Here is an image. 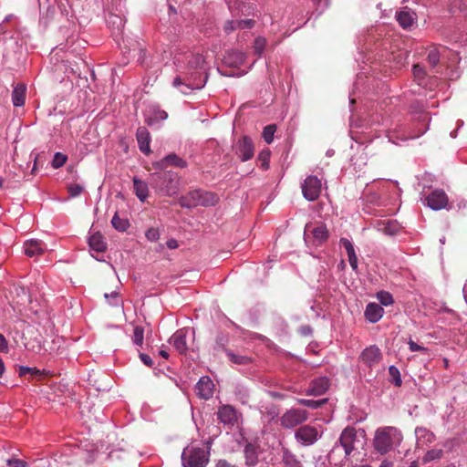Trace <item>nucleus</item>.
I'll return each instance as SVG.
<instances>
[{
    "mask_svg": "<svg viewBox=\"0 0 467 467\" xmlns=\"http://www.w3.org/2000/svg\"><path fill=\"white\" fill-rule=\"evenodd\" d=\"M204 192L196 190L189 192L188 195L182 196L180 199V204L182 207H195L201 205V203H197V202L201 201V198L203 196Z\"/></svg>",
    "mask_w": 467,
    "mask_h": 467,
    "instance_id": "obj_24",
    "label": "nucleus"
},
{
    "mask_svg": "<svg viewBox=\"0 0 467 467\" xmlns=\"http://www.w3.org/2000/svg\"><path fill=\"white\" fill-rule=\"evenodd\" d=\"M27 374H30L33 377H41L43 375V372L36 368H30L26 366L18 367V375L20 377H25Z\"/></svg>",
    "mask_w": 467,
    "mask_h": 467,
    "instance_id": "obj_38",
    "label": "nucleus"
},
{
    "mask_svg": "<svg viewBox=\"0 0 467 467\" xmlns=\"http://www.w3.org/2000/svg\"><path fill=\"white\" fill-rule=\"evenodd\" d=\"M384 309L382 306L377 303H369L365 310L366 318L371 322H378L383 316Z\"/></svg>",
    "mask_w": 467,
    "mask_h": 467,
    "instance_id": "obj_23",
    "label": "nucleus"
},
{
    "mask_svg": "<svg viewBox=\"0 0 467 467\" xmlns=\"http://www.w3.org/2000/svg\"><path fill=\"white\" fill-rule=\"evenodd\" d=\"M282 463L284 467H303L296 456L287 448H282Z\"/></svg>",
    "mask_w": 467,
    "mask_h": 467,
    "instance_id": "obj_30",
    "label": "nucleus"
},
{
    "mask_svg": "<svg viewBox=\"0 0 467 467\" xmlns=\"http://www.w3.org/2000/svg\"><path fill=\"white\" fill-rule=\"evenodd\" d=\"M447 52V49L444 47H432L429 50L428 53V62L432 67H435L440 63L441 59L443 60L444 54Z\"/></svg>",
    "mask_w": 467,
    "mask_h": 467,
    "instance_id": "obj_29",
    "label": "nucleus"
},
{
    "mask_svg": "<svg viewBox=\"0 0 467 467\" xmlns=\"http://www.w3.org/2000/svg\"><path fill=\"white\" fill-rule=\"evenodd\" d=\"M216 200L217 199L214 194L204 192L201 201L197 202V203H201L202 206H209L213 205L216 202Z\"/></svg>",
    "mask_w": 467,
    "mask_h": 467,
    "instance_id": "obj_44",
    "label": "nucleus"
},
{
    "mask_svg": "<svg viewBox=\"0 0 467 467\" xmlns=\"http://www.w3.org/2000/svg\"><path fill=\"white\" fill-rule=\"evenodd\" d=\"M276 130V126L274 124L267 125L264 128L263 138L267 144H270L274 140V135Z\"/></svg>",
    "mask_w": 467,
    "mask_h": 467,
    "instance_id": "obj_39",
    "label": "nucleus"
},
{
    "mask_svg": "<svg viewBox=\"0 0 467 467\" xmlns=\"http://www.w3.org/2000/svg\"><path fill=\"white\" fill-rule=\"evenodd\" d=\"M210 451L202 448L187 447L182 453L183 467H206L209 462Z\"/></svg>",
    "mask_w": 467,
    "mask_h": 467,
    "instance_id": "obj_4",
    "label": "nucleus"
},
{
    "mask_svg": "<svg viewBox=\"0 0 467 467\" xmlns=\"http://www.w3.org/2000/svg\"><path fill=\"white\" fill-rule=\"evenodd\" d=\"M219 420L224 425L233 426L238 420L237 411L230 405L222 406L217 412Z\"/></svg>",
    "mask_w": 467,
    "mask_h": 467,
    "instance_id": "obj_13",
    "label": "nucleus"
},
{
    "mask_svg": "<svg viewBox=\"0 0 467 467\" xmlns=\"http://www.w3.org/2000/svg\"><path fill=\"white\" fill-rule=\"evenodd\" d=\"M107 21L109 26H113L114 31L117 33L121 32L124 26V21L120 16L117 15H109Z\"/></svg>",
    "mask_w": 467,
    "mask_h": 467,
    "instance_id": "obj_36",
    "label": "nucleus"
},
{
    "mask_svg": "<svg viewBox=\"0 0 467 467\" xmlns=\"http://www.w3.org/2000/svg\"><path fill=\"white\" fill-rule=\"evenodd\" d=\"M145 236L149 241L155 242L160 238V234L156 228H150L147 230Z\"/></svg>",
    "mask_w": 467,
    "mask_h": 467,
    "instance_id": "obj_50",
    "label": "nucleus"
},
{
    "mask_svg": "<svg viewBox=\"0 0 467 467\" xmlns=\"http://www.w3.org/2000/svg\"><path fill=\"white\" fill-rule=\"evenodd\" d=\"M6 462L10 467H27V463L19 459H8Z\"/></svg>",
    "mask_w": 467,
    "mask_h": 467,
    "instance_id": "obj_51",
    "label": "nucleus"
},
{
    "mask_svg": "<svg viewBox=\"0 0 467 467\" xmlns=\"http://www.w3.org/2000/svg\"><path fill=\"white\" fill-rule=\"evenodd\" d=\"M398 225L395 223L389 222L384 228V232L388 234H394L398 231Z\"/></svg>",
    "mask_w": 467,
    "mask_h": 467,
    "instance_id": "obj_56",
    "label": "nucleus"
},
{
    "mask_svg": "<svg viewBox=\"0 0 467 467\" xmlns=\"http://www.w3.org/2000/svg\"><path fill=\"white\" fill-rule=\"evenodd\" d=\"M391 466V462H388V461H384L379 467H390Z\"/></svg>",
    "mask_w": 467,
    "mask_h": 467,
    "instance_id": "obj_64",
    "label": "nucleus"
},
{
    "mask_svg": "<svg viewBox=\"0 0 467 467\" xmlns=\"http://www.w3.org/2000/svg\"><path fill=\"white\" fill-rule=\"evenodd\" d=\"M166 245L170 249H175L178 247V242L175 239H170L167 241Z\"/></svg>",
    "mask_w": 467,
    "mask_h": 467,
    "instance_id": "obj_62",
    "label": "nucleus"
},
{
    "mask_svg": "<svg viewBox=\"0 0 467 467\" xmlns=\"http://www.w3.org/2000/svg\"><path fill=\"white\" fill-rule=\"evenodd\" d=\"M134 193L140 202H145L149 196L148 184L138 177L133 178Z\"/></svg>",
    "mask_w": 467,
    "mask_h": 467,
    "instance_id": "obj_28",
    "label": "nucleus"
},
{
    "mask_svg": "<svg viewBox=\"0 0 467 467\" xmlns=\"http://www.w3.org/2000/svg\"><path fill=\"white\" fill-rule=\"evenodd\" d=\"M412 71H413L414 78L418 82V84L420 86L426 87L427 86V83L425 80L426 74H425L423 67H420V65H414Z\"/></svg>",
    "mask_w": 467,
    "mask_h": 467,
    "instance_id": "obj_37",
    "label": "nucleus"
},
{
    "mask_svg": "<svg viewBox=\"0 0 467 467\" xmlns=\"http://www.w3.org/2000/svg\"><path fill=\"white\" fill-rule=\"evenodd\" d=\"M377 298L381 305L388 306L393 304L392 295L386 291H380L377 294Z\"/></svg>",
    "mask_w": 467,
    "mask_h": 467,
    "instance_id": "obj_40",
    "label": "nucleus"
},
{
    "mask_svg": "<svg viewBox=\"0 0 467 467\" xmlns=\"http://www.w3.org/2000/svg\"><path fill=\"white\" fill-rule=\"evenodd\" d=\"M213 387L214 385L211 379L207 376H203L197 382L195 391L200 398L208 400L213 394Z\"/></svg>",
    "mask_w": 467,
    "mask_h": 467,
    "instance_id": "obj_14",
    "label": "nucleus"
},
{
    "mask_svg": "<svg viewBox=\"0 0 467 467\" xmlns=\"http://www.w3.org/2000/svg\"><path fill=\"white\" fill-rule=\"evenodd\" d=\"M206 81L207 76L202 78V73L199 71H195L192 73H187L184 78H182L180 76L176 77L172 81V85L174 88H180V91L182 94L187 95L191 93L193 89L202 88Z\"/></svg>",
    "mask_w": 467,
    "mask_h": 467,
    "instance_id": "obj_3",
    "label": "nucleus"
},
{
    "mask_svg": "<svg viewBox=\"0 0 467 467\" xmlns=\"http://www.w3.org/2000/svg\"><path fill=\"white\" fill-rule=\"evenodd\" d=\"M26 348L29 351L39 353L41 350V345L39 342H34L32 345L30 343H26Z\"/></svg>",
    "mask_w": 467,
    "mask_h": 467,
    "instance_id": "obj_58",
    "label": "nucleus"
},
{
    "mask_svg": "<svg viewBox=\"0 0 467 467\" xmlns=\"http://www.w3.org/2000/svg\"><path fill=\"white\" fill-rule=\"evenodd\" d=\"M426 204L434 211L446 208L448 204V197L444 191L434 190L425 199Z\"/></svg>",
    "mask_w": 467,
    "mask_h": 467,
    "instance_id": "obj_10",
    "label": "nucleus"
},
{
    "mask_svg": "<svg viewBox=\"0 0 467 467\" xmlns=\"http://www.w3.org/2000/svg\"><path fill=\"white\" fill-rule=\"evenodd\" d=\"M304 237L306 242H312L315 245L324 244L327 237L328 232L327 226L323 223L306 224L305 227Z\"/></svg>",
    "mask_w": 467,
    "mask_h": 467,
    "instance_id": "obj_7",
    "label": "nucleus"
},
{
    "mask_svg": "<svg viewBox=\"0 0 467 467\" xmlns=\"http://www.w3.org/2000/svg\"><path fill=\"white\" fill-rule=\"evenodd\" d=\"M325 401H326V400H306V399H297L298 404L304 405V406H306V407L312 408V409L319 408Z\"/></svg>",
    "mask_w": 467,
    "mask_h": 467,
    "instance_id": "obj_45",
    "label": "nucleus"
},
{
    "mask_svg": "<svg viewBox=\"0 0 467 467\" xmlns=\"http://www.w3.org/2000/svg\"><path fill=\"white\" fill-rule=\"evenodd\" d=\"M360 358L364 363L371 367L380 361L381 353L378 347L370 346L362 351Z\"/></svg>",
    "mask_w": 467,
    "mask_h": 467,
    "instance_id": "obj_18",
    "label": "nucleus"
},
{
    "mask_svg": "<svg viewBox=\"0 0 467 467\" xmlns=\"http://www.w3.org/2000/svg\"><path fill=\"white\" fill-rule=\"evenodd\" d=\"M265 45H266L265 38L261 37V36L255 38L254 44V52L256 54H258L259 56H261L265 50Z\"/></svg>",
    "mask_w": 467,
    "mask_h": 467,
    "instance_id": "obj_47",
    "label": "nucleus"
},
{
    "mask_svg": "<svg viewBox=\"0 0 467 467\" xmlns=\"http://www.w3.org/2000/svg\"><path fill=\"white\" fill-rule=\"evenodd\" d=\"M140 358L143 362V364H145L146 366H148V367L153 366V361L149 355H147L145 353H140Z\"/></svg>",
    "mask_w": 467,
    "mask_h": 467,
    "instance_id": "obj_59",
    "label": "nucleus"
},
{
    "mask_svg": "<svg viewBox=\"0 0 467 467\" xmlns=\"http://www.w3.org/2000/svg\"><path fill=\"white\" fill-rule=\"evenodd\" d=\"M136 138L139 145V149L145 155H149L150 153V134L149 130L145 127H140L136 132Z\"/></svg>",
    "mask_w": 467,
    "mask_h": 467,
    "instance_id": "obj_17",
    "label": "nucleus"
},
{
    "mask_svg": "<svg viewBox=\"0 0 467 467\" xmlns=\"http://www.w3.org/2000/svg\"><path fill=\"white\" fill-rule=\"evenodd\" d=\"M329 382L326 377H321L314 379L310 387L306 390L307 395L320 396L323 395L328 389Z\"/></svg>",
    "mask_w": 467,
    "mask_h": 467,
    "instance_id": "obj_21",
    "label": "nucleus"
},
{
    "mask_svg": "<svg viewBox=\"0 0 467 467\" xmlns=\"http://www.w3.org/2000/svg\"><path fill=\"white\" fill-rule=\"evenodd\" d=\"M357 431L354 428H346L328 454V460L335 465L342 464L350 453L357 449Z\"/></svg>",
    "mask_w": 467,
    "mask_h": 467,
    "instance_id": "obj_1",
    "label": "nucleus"
},
{
    "mask_svg": "<svg viewBox=\"0 0 467 467\" xmlns=\"http://www.w3.org/2000/svg\"><path fill=\"white\" fill-rule=\"evenodd\" d=\"M308 412L303 409L291 408L280 417V424L285 429H293L308 420Z\"/></svg>",
    "mask_w": 467,
    "mask_h": 467,
    "instance_id": "obj_6",
    "label": "nucleus"
},
{
    "mask_svg": "<svg viewBox=\"0 0 467 467\" xmlns=\"http://www.w3.org/2000/svg\"><path fill=\"white\" fill-rule=\"evenodd\" d=\"M462 292H463V296H464L465 301L467 302V281H466V283L463 285Z\"/></svg>",
    "mask_w": 467,
    "mask_h": 467,
    "instance_id": "obj_63",
    "label": "nucleus"
},
{
    "mask_svg": "<svg viewBox=\"0 0 467 467\" xmlns=\"http://www.w3.org/2000/svg\"><path fill=\"white\" fill-rule=\"evenodd\" d=\"M169 166L185 168L187 166V163L185 161H183L182 158H180L178 155L174 153L169 154L160 161L153 163V167L158 170H164Z\"/></svg>",
    "mask_w": 467,
    "mask_h": 467,
    "instance_id": "obj_16",
    "label": "nucleus"
},
{
    "mask_svg": "<svg viewBox=\"0 0 467 467\" xmlns=\"http://www.w3.org/2000/svg\"><path fill=\"white\" fill-rule=\"evenodd\" d=\"M254 21L252 19L237 20L239 28H251L254 26Z\"/></svg>",
    "mask_w": 467,
    "mask_h": 467,
    "instance_id": "obj_55",
    "label": "nucleus"
},
{
    "mask_svg": "<svg viewBox=\"0 0 467 467\" xmlns=\"http://www.w3.org/2000/svg\"><path fill=\"white\" fill-rule=\"evenodd\" d=\"M160 180V191L166 195H173L177 192L178 186L175 182V175L168 172L162 175H158Z\"/></svg>",
    "mask_w": 467,
    "mask_h": 467,
    "instance_id": "obj_11",
    "label": "nucleus"
},
{
    "mask_svg": "<svg viewBox=\"0 0 467 467\" xmlns=\"http://www.w3.org/2000/svg\"><path fill=\"white\" fill-rule=\"evenodd\" d=\"M169 342L180 354H185L188 350L186 332L183 329L177 330L171 337Z\"/></svg>",
    "mask_w": 467,
    "mask_h": 467,
    "instance_id": "obj_19",
    "label": "nucleus"
},
{
    "mask_svg": "<svg viewBox=\"0 0 467 467\" xmlns=\"http://www.w3.org/2000/svg\"><path fill=\"white\" fill-rule=\"evenodd\" d=\"M457 444V441L455 439H447L443 441L442 446L447 451H452Z\"/></svg>",
    "mask_w": 467,
    "mask_h": 467,
    "instance_id": "obj_53",
    "label": "nucleus"
},
{
    "mask_svg": "<svg viewBox=\"0 0 467 467\" xmlns=\"http://www.w3.org/2000/svg\"><path fill=\"white\" fill-rule=\"evenodd\" d=\"M144 338V329L141 327H135L133 330V343L137 346H141Z\"/></svg>",
    "mask_w": 467,
    "mask_h": 467,
    "instance_id": "obj_43",
    "label": "nucleus"
},
{
    "mask_svg": "<svg viewBox=\"0 0 467 467\" xmlns=\"http://www.w3.org/2000/svg\"><path fill=\"white\" fill-rule=\"evenodd\" d=\"M216 467H238L229 463L226 460L221 459L217 462Z\"/></svg>",
    "mask_w": 467,
    "mask_h": 467,
    "instance_id": "obj_61",
    "label": "nucleus"
},
{
    "mask_svg": "<svg viewBox=\"0 0 467 467\" xmlns=\"http://www.w3.org/2000/svg\"><path fill=\"white\" fill-rule=\"evenodd\" d=\"M26 86L16 84L12 91V102L15 107H22L26 100Z\"/></svg>",
    "mask_w": 467,
    "mask_h": 467,
    "instance_id": "obj_27",
    "label": "nucleus"
},
{
    "mask_svg": "<svg viewBox=\"0 0 467 467\" xmlns=\"http://www.w3.org/2000/svg\"><path fill=\"white\" fill-rule=\"evenodd\" d=\"M223 60L226 65L236 67L244 64L245 55L238 50H231L225 54Z\"/></svg>",
    "mask_w": 467,
    "mask_h": 467,
    "instance_id": "obj_26",
    "label": "nucleus"
},
{
    "mask_svg": "<svg viewBox=\"0 0 467 467\" xmlns=\"http://www.w3.org/2000/svg\"><path fill=\"white\" fill-rule=\"evenodd\" d=\"M403 440L401 431L396 427L379 428L375 432L374 448L380 454H386L393 448L400 445Z\"/></svg>",
    "mask_w": 467,
    "mask_h": 467,
    "instance_id": "obj_2",
    "label": "nucleus"
},
{
    "mask_svg": "<svg viewBox=\"0 0 467 467\" xmlns=\"http://www.w3.org/2000/svg\"><path fill=\"white\" fill-rule=\"evenodd\" d=\"M112 226L119 232H125L130 227V223L126 218H120L116 213L111 220Z\"/></svg>",
    "mask_w": 467,
    "mask_h": 467,
    "instance_id": "obj_34",
    "label": "nucleus"
},
{
    "mask_svg": "<svg viewBox=\"0 0 467 467\" xmlns=\"http://www.w3.org/2000/svg\"><path fill=\"white\" fill-rule=\"evenodd\" d=\"M389 373L392 379V382L394 383V385L397 387L401 386L402 380L399 368L394 365H391L389 367Z\"/></svg>",
    "mask_w": 467,
    "mask_h": 467,
    "instance_id": "obj_41",
    "label": "nucleus"
},
{
    "mask_svg": "<svg viewBox=\"0 0 467 467\" xmlns=\"http://www.w3.org/2000/svg\"><path fill=\"white\" fill-rule=\"evenodd\" d=\"M168 118L166 111L161 109L158 106H150L145 114V121L148 125L153 126L161 123Z\"/></svg>",
    "mask_w": 467,
    "mask_h": 467,
    "instance_id": "obj_15",
    "label": "nucleus"
},
{
    "mask_svg": "<svg viewBox=\"0 0 467 467\" xmlns=\"http://www.w3.org/2000/svg\"><path fill=\"white\" fill-rule=\"evenodd\" d=\"M47 249V244L37 240H28L24 244L25 254L29 257L38 256Z\"/></svg>",
    "mask_w": 467,
    "mask_h": 467,
    "instance_id": "obj_20",
    "label": "nucleus"
},
{
    "mask_svg": "<svg viewBox=\"0 0 467 467\" xmlns=\"http://www.w3.org/2000/svg\"><path fill=\"white\" fill-rule=\"evenodd\" d=\"M270 151L268 150L260 152L258 159L262 161L263 169L266 170L269 167Z\"/></svg>",
    "mask_w": 467,
    "mask_h": 467,
    "instance_id": "obj_48",
    "label": "nucleus"
},
{
    "mask_svg": "<svg viewBox=\"0 0 467 467\" xmlns=\"http://www.w3.org/2000/svg\"><path fill=\"white\" fill-rule=\"evenodd\" d=\"M340 245L343 246L347 252L348 262L354 271L358 269V256L356 254L353 244L347 238L340 239Z\"/></svg>",
    "mask_w": 467,
    "mask_h": 467,
    "instance_id": "obj_25",
    "label": "nucleus"
},
{
    "mask_svg": "<svg viewBox=\"0 0 467 467\" xmlns=\"http://www.w3.org/2000/svg\"><path fill=\"white\" fill-rule=\"evenodd\" d=\"M245 463L248 466H254L258 462V453L255 446L247 444L244 450Z\"/></svg>",
    "mask_w": 467,
    "mask_h": 467,
    "instance_id": "obj_32",
    "label": "nucleus"
},
{
    "mask_svg": "<svg viewBox=\"0 0 467 467\" xmlns=\"http://www.w3.org/2000/svg\"><path fill=\"white\" fill-rule=\"evenodd\" d=\"M223 28H224V31L226 33H230V32L239 28L238 25H237V20H228V21H226L225 24H224Z\"/></svg>",
    "mask_w": 467,
    "mask_h": 467,
    "instance_id": "obj_52",
    "label": "nucleus"
},
{
    "mask_svg": "<svg viewBox=\"0 0 467 467\" xmlns=\"http://www.w3.org/2000/svg\"><path fill=\"white\" fill-rule=\"evenodd\" d=\"M443 455L442 449L432 448L426 451L424 456L422 457V463L426 464L433 461H437L441 459Z\"/></svg>",
    "mask_w": 467,
    "mask_h": 467,
    "instance_id": "obj_33",
    "label": "nucleus"
},
{
    "mask_svg": "<svg viewBox=\"0 0 467 467\" xmlns=\"http://www.w3.org/2000/svg\"><path fill=\"white\" fill-rule=\"evenodd\" d=\"M321 436V427L317 428L308 424L300 426L295 431V440L301 446H311L315 444Z\"/></svg>",
    "mask_w": 467,
    "mask_h": 467,
    "instance_id": "obj_5",
    "label": "nucleus"
},
{
    "mask_svg": "<svg viewBox=\"0 0 467 467\" xmlns=\"http://www.w3.org/2000/svg\"><path fill=\"white\" fill-rule=\"evenodd\" d=\"M235 152L242 161L252 159L254 153L252 140L247 136H243L236 143Z\"/></svg>",
    "mask_w": 467,
    "mask_h": 467,
    "instance_id": "obj_9",
    "label": "nucleus"
},
{
    "mask_svg": "<svg viewBox=\"0 0 467 467\" xmlns=\"http://www.w3.org/2000/svg\"><path fill=\"white\" fill-rule=\"evenodd\" d=\"M416 448H423L433 443L436 440L435 434L425 427H416Z\"/></svg>",
    "mask_w": 467,
    "mask_h": 467,
    "instance_id": "obj_12",
    "label": "nucleus"
},
{
    "mask_svg": "<svg viewBox=\"0 0 467 467\" xmlns=\"http://www.w3.org/2000/svg\"><path fill=\"white\" fill-rule=\"evenodd\" d=\"M0 352L1 353H7L8 352V344L5 337L0 334Z\"/></svg>",
    "mask_w": 467,
    "mask_h": 467,
    "instance_id": "obj_60",
    "label": "nucleus"
},
{
    "mask_svg": "<svg viewBox=\"0 0 467 467\" xmlns=\"http://www.w3.org/2000/svg\"><path fill=\"white\" fill-rule=\"evenodd\" d=\"M104 297L109 302V305L113 306H118L122 305L121 300L119 299V293L117 291H113L111 293H106Z\"/></svg>",
    "mask_w": 467,
    "mask_h": 467,
    "instance_id": "obj_42",
    "label": "nucleus"
},
{
    "mask_svg": "<svg viewBox=\"0 0 467 467\" xmlns=\"http://www.w3.org/2000/svg\"><path fill=\"white\" fill-rule=\"evenodd\" d=\"M67 160V158L66 155H64L60 152H57L54 155V158L52 161V167L55 169H58L66 163Z\"/></svg>",
    "mask_w": 467,
    "mask_h": 467,
    "instance_id": "obj_46",
    "label": "nucleus"
},
{
    "mask_svg": "<svg viewBox=\"0 0 467 467\" xmlns=\"http://www.w3.org/2000/svg\"><path fill=\"white\" fill-rule=\"evenodd\" d=\"M205 60L202 55H192L188 60V67L190 69H204Z\"/></svg>",
    "mask_w": 467,
    "mask_h": 467,
    "instance_id": "obj_35",
    "label": "nucleus"
},
{
    "mask_svg": "<svg viewBox=\"0 0 467 467\" xmlns=\"http://www.w3.org/2000/svg\"><path fill=\"white\" fill-rule=\"evenodd\" d=\"M88 244L90 249L96 252H104L107 248L104 238L99 233L90 235L88 238Z\"/></svg>",
    "mask_w": 467,
    "mask_h": 467,
    "instance_id": "obj_31",
    "label": "nucleus"
},
{
    "mask_svg": "<svg viewBox=\"0 0 467 467\" xmlns=\"http://www.w3.org/2000/svg\"><path fill=\"white\" fill-rule=\"evenodd\" d=\"M227 355L230 359L236 364H244L245 363L246 358L243 356H236L234 353L227 351Z\"/></svg>",
    "mask_w": 467,
    "mask_h": 467,
    "instance_id": "obj_54",
    "label": "nucleus"
},
{
    "mask_svg": "<svg viewBox=\"0 0 467 467\" xmlns=\"http://www.w3.org/2000/svg\"><path fill=\"white\" fill-rule=\"evenodd\" d=\"M301 188L303 196L307 201L312 202L319 197L322 189V183L317 176L309 175L302 183Z\"/></svg>",
    "mask_w": 467,
    "mask_h": 467,
    "instance_id": "obj_8",
    "label": "nucleus"
},
{
    "mask_svg": "<svg viewBox=\"0 0 467 467\" xmlns=\"http://www.w3.org/2000/svg\"><path fill=\"white\" fill-rule=\"evenodd\" d=\"M408 345H409V348L411 352H416V351H427V348L422 347V346H420L418 345L416 342L412 341V340H410L408 342Z\"/></svg>",
    "mask_w": 467,
    "mask_h": 467,
    "instance_id": "obj_57",
    "label": "nucleus"
},
{
    "mask_svg": "<svg viewBox=\"0 0 467 467\" xmlns=\"http://www.w3.org/2000/svg\"><path fill=\"white\" fill-rule=\"evenodd\" d=\"M67 191L70 197H77L82 192L83 186L80 184H70L67 187Z\"/></svg>",
    "mask_w": 467,
    "mask_h": 467,
    "instance_id": "obj_49",
    "label": "nucleus"
},
{
    "mask_svg": "<svg viewBox=\"0 0 467 467\" xmlns=\"http://www.w3.org/2000/svg\"><path fill=\"white\" fill-rule=\"evenodd\" d=\"M397 21L403 28H408L411 26L416 21V15L414 12L410 11L407 7L402 10L397 12L396 14Z\"/></svg>",
    "mask_w": 467,
    "mask_h": 467,
    "instance_id": "obj_22",
    "label": "nucleus"
}]
</instances>
